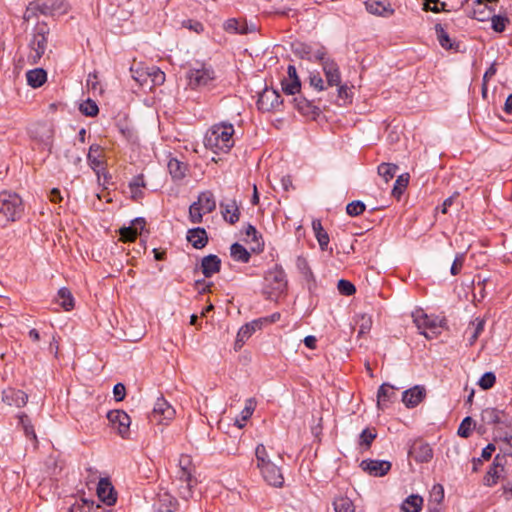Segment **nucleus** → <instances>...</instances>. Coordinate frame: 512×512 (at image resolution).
Instances as JSON below:
<instances>
[{
  "label": "nucleus",
  "mask_w": 512,
  "mask_h": 512,
  "mask_svg": "<svg viewBox=\"0 0 512 512\" xmlns=\"http://www.w3.org/2000/svg\"><path fill=\"white\" fill-rule=\"evenodd\" d=\"M233 134L232 124H215L206 132L204 145L215 154L228 153L234 146Z\"/></svg>",
  "instance_id": "f257e3e1"
},
{
  "label": "nucleus",
  "mask_w": 512,
  "mask_h": 512,
  "mask_svg": "<svg viewBox=\"0 0 512 512\" xmlns=\"http://www.w3.org/2000/svg\"><path fill=\"white\" fill-rule=\"evenodd\" d=\"M188 85L193 90L212 89L216 86L214 69L205 63L196 62L187 72Z\"/></svg>",
  "instance_id": "f03ea898"
},
{
  "label": "nucleus",
  "mask_w": 512,
  "mask_h": 512,
  "mask_svg": "<svg viewBox=\"0 0 512 512\" xmlns=\"http://www.w3.org/2000/svg\"><path fill=\"white\" fill-rule=\"evenodd\" d=\"M287 284L288 281L284 269L279 264H275L264 275L263 293L267 299H276L286 291Z\"/></svg>",
  "instance_id": "7ed1b4c3"
},
{
  "label": "nucleus",
  "mask_w": 512,
  "mask_h": 512,
  "mask_svg": "<svg viewBox=\"0 0 512 512\" xmlns=\"http://www.w3.org/2000/svg\"><path fill=\"white\" fill-rule=\"evenodd\" d=\"M413 322L426 339L431 340L441 334L445 320L437 316L427 315L423 310L412 313Z\"/></svg>",
  "instance_id": "20e7f679"
},
{
  "label": "nucleus",
  "mask_w": 512,
  "mask_h": 512,
  "mask_svg": "<svg viewBox=\"0 0 512 512\" xmlns=\"http://www.w3.org/2000/svg\"><path fill=\"white\" fill-rule=\"evenodd\" d=\"M49 27L46 23H38L34 29L33 38L29 43L31 52L28 56L30 64H37L47 49Z\"/></svg>",
  "instance_id": "39448f33"
},
{
  "label": "nucleus",
  "mask_w": 512,
  "mask_h": 512,
  "mask_svg": "<svg viewBox=\"0 0 512 512\" xmlns=\"http://www.w3.org/2000/svg\"><path fill=\"white\" fill-rule=\"evenodd\" d=\"M64 0H36L27 7L24 19L29 20L37 12L44 16H55L66 12Z\"/></svg>",
  "instance_id": "423d86ee"
},
{
  "label": "nucleus",
  "mask_w": 512,
  "mask_h": 512,
  "mask_svg": "<svg viewBox=\"0 0 512 512\" xmlns=\"http://www.w3.org/2000/svg\"><path fill=\"white\" fill-rule=\"evenodd\" d=\"M23 211L22 199L15 193H0V215L6 222L16 221Z\"/></svg>",
  "instance_id": "0eeeda50"
},
{
  "label": "nucleus",
  "mask_w": 512,
  "mask_h": 512,
  "mask_svg": "<svg viewBox=\"0 0 512 512\" xmlns=\"http://www.w3.org/2000/svg\"><path fill=\"white\" fill-rule=\"evenodd\" d=\"M282 105L283 99L277 90L265 88L259 94L257 108L262 112L279 111Z\"/></svg>",
  "instance_id": "6e6552de"
},
{
  "label": "nucleus",
  "mask_w": 512,
  "mask_h": 512,
  "mask_svg": "<svg viewBox=\"0 0 512 512\" xmlns=\"http://www.w3.org/2000/svg\"><path fill=\"white\" fill-rule=\"evenodd\" d=\"M291 49L295 56L310 62H319L327 52L326 48L323 46H319L317 49H314L311 45L303 42L293 43Z\"/></svg>",
  "instance_id": "1a4fd4ad"
},
{
  "label": "nucleus",
  "mask_w": 512,
  "mask_h": 512,
  "mask_svg": "<svg viewBox=\"0 0 512 512\" xmlns=\"http://www.w3.org/2000/svg\"><path fill=\"white\" fill-rule=\"evenodd\" d=\"M107 419L123 439H127L129 437L131 418L124 410L109 411L107 413Z\"/></svg>",
  "instance_id": "9d476101"
},
{
  "label": "nucleus",
  "mask_w": 512,
  "mask_h": 512,
  "mask_svg": "<svg viewBox=\"0 0 512 512\" xmlns=\"http://www.w3.org/2000/svg\"><path fill=\"white\" fill-rule=\"evenodd\" d=\"M319 63L326 77L327 86L339 85L341 83V72L338 63L327 54L323 56Z\"/></svg>",
  "instance_id": "9b49d317"
},
{
  "label": "nucleus",
  "mask_w": 512,
  "mask_h": 512,
  "mask_svg": "<svg viewBox=\"0 0 512 512\" xmlns=\"http://www.w3.org/2000/svg\"><path fill=\"white\" fill-rule=\"evenodd\" d=\"M97 496L101 502L107 506L115 505L117 501V492L111 483L109 477L100 478L96 488Z\"/></svg>",
  "instance_id": "f8f14e48"
},
{
  "label": "nucleus",
  "mask_w": 512,
  "mask_h": 512,
  "mask_svg": "<svg viewBox=\"0 0 512 512\" xmlns=\"http://www.w3.org/2000/svg\"><path fill=\"white\" fill-rule=\"evenodd\" d=\"M263 321L259 318L252 320L249 323L244 324L238 331L236 340L234 343V349L237 351L243 347L246 341L258 330L263 328Z\"/></svg>",
  "instance_id": "ddd939ff"
},
{
  "label": "nucleus",
  "mask_w": 512,
  "mask_h": 512,
  "mask_svg": "<svg viewBox=\"0 0 512 512\" xmlns=\"http://www.w3.org/2000/svg\"><path fill=\"white\" fill-rule=\"evenodd\" d=\"M391 462L386 460L365 459L360 463L363 471L374 477H382L391 469Z\"/></svg>",
  "instance_id": "4468645a"
},
{
  "label": "nucleus",
  "mask_w": 512,
  "mask_h": 512,
  "mask_svg": "<svg viewBox=\"0 0 512 512\" xmlns=\"http://www.w3.org/2000/svg\"><path fill=\"white\" fill-rule=\"evenodd\" d=\"M264 481L270 486L280 488L284 484V476L280 467L273 462L259 468Z\"/></svg>",
  "instance_id": "2eb2a0df"
},
{
  "label": "nucleus",
  "mask_w": 512,
  "mask_h": 512,
  "mask_svg": "<svg viewBox=\"0 0 512 512\" xmlns=\"http://www.w3.org/2000/svg\"><path fill=\"white\" fill-rule=\"evenodd\" d=\"M409 456L417 463H428L433 458V449L428 443L415 441L409 449Z\"/></svg>",
  "instance_id": "dca6fc26"
},
{
  "label": "nucleus",
  "mask_w": 512,
  "mask_h": 512,
  "mask_svg": "<svg viewBox=\"0 0 512 512\" xmlns=\"http://www.w3.org/2000/svg\"><path fill=\"white\" fill-rule=\"evenodd\" d=\"M426 397V389L424 386L416 385L402 393V402L411 409L418 406Z\"/></svg>",
  "instance_id": "f3484780"
},
{
  "label": "nucleus",
  "mask_w": 512,
  "mask_h": 512,
  "mask_svg": "<svg viewBox=\"0 0 512 512\" xmlns=\"http://www.w3.org/2000/svg\"><path fill=\"white\" fill-rule=\"evenodd\" d=\"M397 400L396 388L389 384L383 383L377 392V407L379 410H385L390 404Z\"/></svg>",
  "instance_id": "a211bd4d"
},
{
  "label": "nucleus",
  "mask_w": 512,
  "mask_h": 512,
  "mask_svg": "<svg viewBox=\"0 0 512 512\" xmlns=\"http://www.w3.org/2000/svg\"><path fill=\"white\" fill-rule=\"evenodd\" d=\"M175 415L174 408L164 399L157 398L152 411V418L162 423L163 420H171Z\"/></svg>",
  "instance_id": "6ab92c4d"
},
{
  "label": "nucleus",
  "mask_w": 512,
  "mask_h": 512,
  "mask_svg": "<svg viewBox=\"0 0 512 512\" xmlns=\"http://www.w3.org/2000/svg\"><path fill=\"white\" fill-rule=\"evenodd\" d=\"M2 401L9 406L21 408L27 404L28 395L22 390L8 388L2 392Z\"/></svg>",
  "instance_id": "aec40b11"
},
{
  "label": "nucleus",
  "mask_w": 512,
  "mask_h": 512,
  "mask_svg": "<svg viewBox=\"0 0 512 512\" xmlns=\"http://www.w3.org/2000/svg\"><path fill=\"white\" fill-rule=\"evenodd\" d=\"M294 107L305 116L318 117L321 114L320 106L315 104V101L306 99L305 97L298 96L293 98Z\"/></svg>",
  "instance_id": "412c9836"
},
{
  "label": "nucleus",
  "mask_w": 512,
  "mask_h": 512,
  "mask_svg": "<svg viewBox=\"0 0 512 512\" xmlns=\"http://www.w3.org/2000/svg\"><path fill=\"white\" fill-rule=\"evenodd\" d=\"M223 28L228 33L233 34H248L256 31V27L254 25L248 26L246 20L230 18L226 20L223 24Z\"/></svg>",
  "instance_id": "4be33fe9"
},
{
  "label": "nucleus",
  "mask_w": 512,
  "mask_h": 512,
  "mask_svg": "<svg viewBox=\"0 0 512 512\" xmlns=\"http://www.w3.org/2000/svg\"><path fill=\"white\" fill-rule=\"evenodd\" d=\"M498 0H475L472 16L478 21H486L495 13V9L488 6V3H494Z\"/></svg>",
  "instance_id": "5701e85b"
},
{
  "label": "nucleus",
  "mask_w": 512,
  "mask_h": 512,
  "mask_svg": "<svg viewBox=\"0 0 512 512\" xmlns=\"http://www.w3.org/2000/svg\"><path fill=\"white\" fill-rule=\"evenodd\" d=\"M221 269V259L214 254L207 255L201 260V270L206 278L212 277Z\"/></svg>",
  "instance_id": "b1692460"
},
{
  "label": "nucleus",
  "mask_w": 512,
  "mask_h": 512,
  "mask_svg": "<svg viewBox=\"0 0 512 512\" xmlns=\"http://www.w3.org/2000/svg\"><path fill=\"white\" fill-rule=\"evenodd\" d=\"M187 241L196 249L204 248L208 243V234L202 227L189 229L187 232Z\"/></svg>",
  "instance_id": "393cba45"
},
{
  "label": "nucleus",
  "mask_w": 512,
  "mask_h": 512,
  "mask_svg": "<svg viewBox=\"0 0 512 512\" xmlns=\"http://www.w3.org/2000/svg\"><path fill=\"white\" fill-rule=\"evenodd\" d=\"M221 213L226 222L235 224L239 221L240 210L236 200H231L228 203H220Z\"/></svg>",
  "instance_id": "a878e982"
},
{
  "label": "nucleus",
  "mask_w": 512,
  "mask_h": 512,
  "mask_svg": "<svg viewBox=\"0 0 512 512\" xmlns=\"http://www.w3.org/2000/svg\"><path fill=\"white\" fill-rule=\"evenodd\" d=\"M168 171L173 181H181L186 177L188 164L177 158H170L167 164Z\"/></svg>",
  "instance_id": "bb28decb"
},
{
  "label": "nucleus",
  "mask_w": 512,
  "mask_h": 512,
  "mask_svg": "<svg viewBox=\"0 0 512 512\" xmlns=\"http://www.w3.org/2000/svg\"><path fill=\"white\" fill-rule=\"evenodd\" d=\"M177 505L176 498L167 491L158 493L157 502L155 503L158 512H172Z\"/></svg>",
  "instance_id": "cd10ccee"
},
{
  "label": "nucleus",
  "mask_w": 512,
  "mask_h": 512,
  "mask_svg": "<svg viewBox=\"0 0 512 512\" xmlns=\"http://www.w3.org/2000/svg\"><path fill=\"white\" fill-rule=\"evenodd\" d=\"M485 319L483 318H480V317H477L476 319H474L473 321H471L466 329V333L469 334V337L467 339L468 343L467 345L468 346H473L476 341L478 340L479 336L482 334V332L484 331V327H485Z\"/></svg>",
  "instance_id": "c85d7f7f"
},
{
  "label": "nucleus",
  "mask_w": 512,
  "mask_h": 512,
  "mask_svg": "<svg viewBox=\"0 0 512 512\" xmlns=\"http://www.w3.org/2000/svg\"><path fill=\"white\" fill-rule=\"evenodd\" d=\"M366 10L373 15L377 16H391L394 14V9L390 4L385 5L381 1L368 0L365 2Z\"/></svg>",
  "instance_id": "c756f323"
},
{
  "label": "nucleus",
  "mask_w": 512,
  "mask_h": 512,
  "mask_svg": "<svg viewBox=\"0 0 512 512\" xmlns=\"http://www.w3.org/2000/svg\"><path fill=\"white\" fill-rule=\"evenodd\" d=\"M435 32L437 35V40L442 48L445 50H454L458 51L459 43L452 40L446 30L443 28L441 24L435 25Z\"/></svg>",
  "instance_id": "7c9ffc66"
},
{
  "label": "nucleus",
  "mask_w": 512,
  "mask_h": 512,
  "mask_svg": "<svg viewBox=\"0 0 512 512\" xmlns=\"http://www.w3.org/2000/svg\"><path fill=\"white\" fill-rule=\"evenodd\" d=\"M245 235L250 239L254 246L251 248L254 253H261L264 250V241L262 235L255 226L248 224L245 228Z\"/></svg>",
  "instance_id": "2f4dec72"
},
{
  "label": "nucleus",
  "mask_w": 512,
  "mask_h": 512,
  "mask_svg": "<svg viewBox=\"0 0 512 512\" xmlns=\"http://www.w3.org/2000/svg\"><path fill=\"white\" fill-rule=\"evenodd\" d=\"M102 148L98 144H92L89 147L87 154V161L91 169L99 175V168L103 166V161L100 160Z\"/></svg>",
  "instance_id": "473e14b6"
},
{
  "label": "nucleus",
  "mask_w": 512,
  "mask_h": 512,
  "mask_svg": "<svg viewBox=\"0 0 512 512\" xmlns=\"http://www.w3.org/2000/svg\"><path fill=\"white\" fill-rule=\"evenodd\" d=\"M196 202L199 203L204 214L211 213L216 209V200L214 194L210 190L201 192Z\"/></svg>",
  "instance_id": "72a5a7b5"
},
{
  "label": "nucleus",
  "mask_w": 512,
  "mask_h": 512,
  "mask_svg": "<svg viewBox=\"0 0 512 512\" xmlns=\"http://www.w3.org/2000/svg\"><path fill=\"white\" fill-rule=\"evenodd\" d=\"M504 411L497 408L488 407L481 412V421L487 425H496L502 422Z\"/></svg>",
  "instance_id": "f704fd0d"
},
{
  "label": "nucleus",
  "mask_w": 512,
  "mask_h": 512,
  "mask_svg": "<svg viewBox=\"0 0 512 512\" xmlns=\"http://www.w3.org/2000/svg\"><path fill=\"white\" fill-rule=\"evenodd\" d=\"M27 83L33 88L41 87L47 80V72L42 68H35L26 73Z\"/></svg>",
  "instance_id": "c9c22d12"
},
{
  "label": "nucleus",
  "mask_w": 512,
  "mask_h": 512,
  "mask_svg": "<svg viewBox=\"0 0 512 512\" xmlns=\"http://www.w3.org/2000/svg\"><path fill=\"white\" fill-rule=\"evenodd\" d=\"M190 460L188 458L180 460V470L178 472V479L180 482L191 485L196 484V479L192 474V469L189 467Z\"/></svg>",
  "instance_id": "e433bc0d"
},
{
  "label": "nucleus",
  "mask_w": 512,
  "mask_h": 512,
  "mask_svg": "<svg viewBox=\"0 0 512 512\" xmlns=\"http://www.w3.org/2000/svg\"><path fill=\"white\" fill-rule=\"evenodd\" d=\"M423 498L419 495L408 496L401 505V512H420Z\"/></svg>",
  "instance_id": "4c0bfd02"
},
{
  "label": "nucleus",
  "mask_w": 512,
  "mask_h": 512,
  "mask_svg": "<svg viewBox=\"0 0 512 512\" xmlns=\"http://www.w3.org/2000/svg\"><path fill=\"white\" fill-rule=\"evenodd\" d=\"M57 302L65 311H70L74 308V297L71 291L66 287L59 289Z\"/></svg>",
  "instance_id": "58836bf2"
},
{
  "label": "nucleus",
  "mask_w": 512,
  "mask_h": 512,
  "mask_svg": "<svg viewBox=\"0 0 512 512\" xmlns=\"http://www.w3.org/2000/svg\"><path fill=\"white\" fill-rule=\"evenodd\" d=\"M230 255L231 257L241 263H248L251 255L249 251L240 243H233L230 247Z\"/></svg>",
  "instance_id": "ea45409f"
},
{
  "label": "nucleus",
  "mask_w": 512,
  "mask_h": 512,
  "mask_svg": "<svg viewBox=\"0 0 512 512\" xmlns=\"http://www.w3.org/2000/svg\"><path fill=\"white\" fill-rule=\"evenodd\" d=\"M410 175L408 173L401 174L396 179L393 189H392V196L396 198L397 200H400L401 196L407 189V186L409 184Z\"/></svg>",
  "instance_id": "a19ab883"
},
{
  "label": "nucleus",
  "mask_w": 512,
  "mask_h": 512,
  "mask_svg": "<svg viewBox=\"0 0 512 512\" xmlns=\"http://www.w3.org/2000/svg\"><path fill=\"white\" fill-rule=\"evenodd\" d=\"M18 419H19V423L18 424H19V426L22 427L25 436L27 438H29V439L37 441V436H36L34 427H33L32 423H31V420L28 417V415L25 414V413H21V414L18 415Z\"/></svg>",
  "instance_id": "79ce46f5"
},
{
  "label": "nucleus",
  "mask_w": 512,
  "mask_h": 512,
  "mask_svg": "<svg viewBox=\"0 0 512 512\" xmlns=\"http://www.w3.org/2000/svg\"><path fill=\"white\" fill-rule=\"evenodd\" d=\"M399 169L398 165L393 163H381L378 166V174L384 178L386 182L390 181Z\"/></svg>",
  "instance_id": "37998d69"
},
{
  "label": "nucleus",
  "mask_w": 512,
  "mask_h": 512,
  "mask_svg": "<svg viewBox=\"0 0 512 512\" xmlns=\"http://www.w3.org/2000/svg\"><path fill=\"white\" fill-rule=\"evenodd\" d=\"M376 437L377 432L374 428H366L360 434L359 445L363 447L365 450H367L371 447L372 442L376 439Z\"/></svg>",
  "instance_id": "c03bdc74"
},
{
  "label": "nucleus",
  "mask_w": 512,
  "mask_h": 512,
  "mask_svg": "<svg viewBox=\"0 0 512 512\" xmlns=\"http://www.w3.org/2000/svg\"><path fill=\"white\" fill-rule=\"evenodd\" d=\"M255 457L257 461V468H261L267 464L272 463L266 447L263 444H258L255 449Z\"/></svg>",
  "instance_id": "a18cd8bd"
},
{
  "label": "nucleus",
  "mask_w": 512,
  "mask_h": 512,
  "mask_svg": "<svg viewBox=\"0 0 512 512\" xmlns=\"http://www.w3.org/2000/svg\"><path fill=\"white\" fill-rule=\"evenodd\" d=\"M80 112L89 117H95L99 113V108L96 104V102L92 99H87L79 106Z\"/></svg>",
  "instance_id": "49530a36"
},
{
  "label": "nucleus",
  "mask_w": 512,
  "mask_h": 512,
  "mask_svg": "<svg viewBox=\"0 0 512 512\" xmlns=\"http://www.w3.org/2000/svg\"><path fill=\"white\" fill-rule=\"evenodd\" d=\"M473 426H475V421L470 416H467L460 423L457 434L462 438H468L471 435Z\"/></svg>",
  "instance_id": "de8ad7c7"
},
{
  "label": "nucleus",
  "mask_w": 512,
  "mask_h": 512,
  "mask_svg": "<svg viewBox=\"0 0 512 512\" xmlns=\"http://www.w3.org/2000/svg\"><path fill=\"white\" fill-rule=\"evenodd\" d=\"M500 478L499 469L490 465L488 471L483 478V484L492 487L497 484Z\"/></svg>",
  "instance_id": "09e8293b"
},
{
  "label": "nucleus",
  "mask_w": 512,
  "mask_h": 512,
  "mask_svg": "<svg viewBox=\"0 0 512 512\" xmlns=\"http://www.w3.org/2000/svg\"><path fill=\"white\" fill-rule=\"evenodd\" d=\"M282 90L287 95H295L300 92L301 82H295L290 79L281 80Z\"/></svg>",
  "instance_id": "8fccbe9b"
},
{
  "label": "nucleus",
  "mask_w": 512,
  "mask_h": 512,
  "mask_svg": "<svg viewBox=\"0 0 512 512\" xmlns=\"http://www.w3.org/2000/svg\"><path fill=\"white\" fill-rule=\"evenodd\" d=\"M203 210L200 208L199 203L193 202L189 207V220L194 224H199L203 221Z\"/></svg>",
  "instance_id": "3c124183"
},
{
  "label": "nucleus",
  "mask_w": 512,
  "mask_h": 512,
  "mask_svg": "<svg viewBox=\"0 0 512 512\" xmlns=\"http://www.w3.org/2000/svg\"><path fill=\"white\" fill-rule=\"evenodd\" d=\"M366 209L364 202L355 200L347 204L346 213L349 216L355 217L361 215Z\"/></svg>",
  "instance_id": "603ef678"
},
{
  "label": "nucleus",
  "mask_w": 512,
  "mask_h": 512,
  "mask_svg": "<svg viewBox=\"0 0 512 512\" xmlns=\"http://www.w3.org/2000/svg\"><path fill=\"white\" fill-rule=\"evenodd\" d=\"M336 512H354V504L349 498H339L334 501Z\"/></svg>",
  "instance_id": "864d4df0"
},
{
  "label": "nucleus",
  "mask_w": 512,
  "mask_h": 512,
  "mask_svg": "<svg viewBox=\"0 0 512 512\" xmlns=\"http://www.w3.org/2000/svg\"><path fill=\"white\" fill-rule=\"evenodd\" d=\"M153 85H162L165 82V73L158 67H151L147 71Z\"/></svg>",
  "instance_id": "5fc2aeb1"
},
{
  "label": "nucleus",
  "mask_w": 512,
  "mask_h": 512,
  "mask_svg": "<svg viewBox=\"0 0 512 512\" xmlns=\"http://www.w3.org/2000/svg\"><path fill=\"white\" fill-rule=\"evenodd\" d=\"M496 383V376L493 372L484 373L478 381V385L483 390L491 389Z\"/></svg>",
  "instance_id": "6e6d98bb"
},
{
  "label": "nucleus",
  "mask_w": 512,
  "mask_h": 512,
  "mask_svg": "<svg viewBox=\"0 0 512 512\" xmlns=\"http://www.w3.org/2000/svg\"><path fill=\"white\" fill-rule=\"evenodd\" d=\"M120 240L123 242H134L139 235L134 227H122L119 229Z\"/></svg>",
  "instance_id": "4d7b16f0"
},
{
  "label": "nucleus",
  "mask_w": 512,
  "mask_h": 512,
  "mask_svg": "<svg viewBox=\"0 0 512 512\" xmlns=\"http://www.w3.org/2000/svg\"><path fill=\"white\" fill-rule=\"evenodd\" d=\"M309 84L318 92L326 90L325 82L319 72H313L309 75Z\"/></svg>",
  "instance_id": "13d9d810"
},
{
  "label": "nucleus",
  "mask_w": 512,
  "mask_h": 512,
  "mask_svg": "<svg viewBox=\"0 0 512 512\" xmlns=\"http://www.w3.org/2000/svg\"><path fill=\"white\" fill-rule=\"evenodd\" d=\"M508 22V18L501 15H495V13L491 16V26L495 32L501 33L506 28V23Z\"/></svg>",
  "instance_id": "bf43d9fd"
},
{
  "label": "nucleus",
  "mask_w": 512,
  "mask_h": 512,
  "mask_svg": "<svg viewBox=\"0 0 512 512\" xmlns=\"http://www.w3.org/2000/svg\"><path fill=\"white\" fill-rule=\"evenodd\" d=\"M338 87L337 89V97L339 100H343L344 103L351 102L353 93L351 88L347 86V84H342V82L339 85H335Z\"/></svg>",
  "instance_id": "052dcab7"
},
{
  "label": "nucleus",
  "mask_w": 512,
  "mask_h": 512,
  "mask_svg": "<svg viewBox=\"0 0 512 512\" xmlns=\"http://www.w3.org/2000/svg\"><path fill=\"white\" fill-rule=\"evenodd\" d=\"M465 262V254L457 253L455 259L451 265L450 273L453 276H457L460 274Z\"/></svg>",
  "instance_id": "680f3d73"
},
{
  "label": "nucleus",
  "mask_w": 512,
  "mask_h": 512,
  "mask_svg": "<svg viewBox=\"0 0 512 512\" xmlns=\"http://www.w3.org/2000/svg\"><path fill=\"white\" fill-rule=\"evenodd\" d=\"M256 405H257V402H256L255 398H248L245 401V407L241 411V416H242L243 421H247L252 416L253 412L255 411Z\"/></svg>",
  "instance_id": "e2e57ef3"
},
{
  "label": "nucleus",
  "mask_w": 512,
  "mask_h": 512,
  "mask_svg": "<svg viewBox=\"0 0 512 512\" xmlns=\"http://www.w3.org/2000/svg\"><path fill=\"white\" fill-rule=\"evenodd\" d=\"M337 287L339 292L345 296H351L356 292L354 284L348 280H339Z\"/></svg>",
  "instance_id": "0e129e2a"
},
{
  "label": "nucleus",
  "mask_w": 512,
  "mask_h": 512,
  "mask_svg": "<svg viewBox=\"0 0 512 512\" xmlns=\"http://www.w3.org/2000/svg\"><path fill=\"white\" fill-rule=\"evenodd\" d=\"M296 266L298 270L301 272V274L304 275L306 278L313 275L309 263L305 257L298 256L296 259Z\"/></svg>",
  "instance_id": "69168bd1"
},
{
  "label": "nucleus",
  "mask_w": 512,
  "mask_h": 512,
  "mask_svg": "<svg viewBox=\"0 0 512 512\" xmlns=\"http://www.w3.org/2000/svg\"><path fill=\"white\" fill-rule=\"evenodd\" d=\"M212 286L213 282H207L204 279L196 280L194 283V288L201 295L211 292Z\"/></svg>",
  "instance_id": "338daca9"
},
{
  "label": "nucleus",
  "mask_w": 512,
  "mask_h": 512,
  "mask_svg": "<svg viewBox=\"0 0 512 512\" xmlns=\"http://www.w3.org/2000/svg\"><path fill=\"white\" fill-rule=\"evenodd\" d=\"M93 502H88L83 500L80 504H74L69 509L68 512H89L92 509Z\"/></svg>",
  "instance_id": "774afa93"
}]
</instances>
